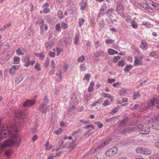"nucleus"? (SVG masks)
<instances>
[{
	"mask_svg": "<svg viewBox=\"0 0 159 159\" xmlns=\"http://www.w3.org/2000/svg\"><path fill=\"white\" fill-rule=\"evenodd\" d=\"M150 126L149 125H144L138 127V131L141 134H148L150 132Z\"/></svg>",
	"mask_w": 159,
	"mask_h": 159,
	"instance_id": "nucleus-1",
	"label": "nucleus"
},
{
	"mask_svg": "<svg viewBox=\"0 0 159 159\" xmlns=\"http://www.w3.org/2000/svg\"><path fill=\"white\" fill-rule=\"evenodd\" d=\"M153 107H155L159 109V100L157 98H152L148 103V109H151Z\"/></svg>",
	"mask_w": 159,
	"mask_h": 159,
	"instance_id": "nucleus-2",
	"label": "nucleus"
},
{
	"mask_svg": "<svg viewBox=\"0 0 159 159\" xmlns=\"http://www.w3.org/2000/svg\"><path fill=\"white\" fill-rule=\"evenodd\" d=\"M118 149L117 147H115L107 151L106 154L107 156L111 157L113 156L118 151Z\"/></svg>",
	"mask_w": 159,
	"mask_h": 159,
	"instance_id": "nucleus-3",
	"label": "nucleus"
},
{
	"mask_svg": "<svg viewBox=\"0 0 159 159\" xmlns=\"http://www.w3.org/2000/svg\"><path fill=\"white\" fill-rule=\"evenodd\" d=\"M136 151L137 152H140L145 155H149L151 154V151L148 149L141 147L138 148L136 149Z\"/></svg>",
	"mask_w": 159,
	"mask_h": 159,
	"instance_id": "nucleus-4",
	"label": "nucleus"
},
{
	"mask_svg": "<svg viewBox=\"0 0 159 159\" xmlns=\"http://www.w3.org/2000/svg\"><path fill=\"white\" fill-rule=\"evenodd\" d=\"M36 102L35 99L27 100L25 101L23 104V106L25 107H30L34 105Z\"/></svg>",
	"mask_w": 159,
	"mask_h": 159,
	"instance_id": "nucleus-5",
	"label": "nucleus"
},
{
	"mask_svg": "<svg viewBox=\"0 0 159 159\" xmlns=\"http://www.w3.org/2000/svg\"><path fill=\"white\" fill-rule=\"evenodd\" d=\"M153 128L156 129H159V117L155 118L152 123Z\"/></svg>",
	"mask_w": 159,
	"mask_h": 159,
	"instance_id": "nucleus-6",
	"label": "nucleus"
},
{
	"mask_svg": "<svg viewBox=\"0 0 159 159\" xmlns=\"http://www.w3.org/2000/svg\"><path fill=\"white\" fill-rule=\"evenodd\" d=\"M111 140L110 139H106L102 142H100L98 144V147H97V149L102 148L105 146L109 143Z\"/></svg>",
	"mask_w": 159,
	"mask_h": 159,
	"instance_id": "nucleus-7",
	"label": "nucleus"
},
{
	"mask_svg": "<svg viewBox=\"0 0 159 159\" xmlns=\"http://www.w3.org/2000/svg\"><path fill=\"white\" fill-rule=\"evenodd\" d=\"M54 45V42L52 41L47 42L45 43V46L47 51L49 50Z\"/></svg>",
	"mask_w": 159,
	"mask_h": 159,
	"instance_id": "nucleus-8",
	"label": "nucleus"
},
{
	"mask_svg": "<svg viewBox=\"0 0 159 159\" xmlns=\"http://www.w3.org/2000/svg\"><path fill=\"white\" fill-rule=\"evenodd\" d=\"M19 69V67L18 66L14 65L9 69V72L11 74H14L15 73L16 70Z\"/></svg>",
	"mask_w": 159,
	"mask_h": 159,
	"instance_id": "nucleus-9",
	"label": "nucleus"
},
{
	"mask_svg": "<svg viewBox=\"0 0 159 159\" xmlns=\"http://www.w3.org/2000/svg\"><path fill=\"white\" fill-rule=\"evenodd\" d=\"M13 152L12 149H7L5 152V155L9 157L11 156L13 153Z\"/></svg>",
	"mask_w": 159,
	"mask_h": 159,
	"instance_id": "nucleus-10",
	"label": "nucleus"
},
{
	"mask_svg": "<svg viewBox=\"0 0 159 159\" xmlns=\"http://www.w3.org/2000/svg\"><path fill=\"white\" fill-rule=\"evenodd\" d=\"M124 10V9L122 6L118 5L116 7V10L119 13L123 12Z\"/></svg>",
	"mask_w": 159,
	"mask_h": 159,
	"instance_id": "nucleus-11",
	"label": "nucleus"
},
{
	"mask_svg": "<svg viewBox=\"0 0 159 159\" xmlns=\"http://www.w3.org/2000/svg\"><path fill=\"white\" fill-rule=\"evenodd\" d=\"M24 114V113L23 111L22 110H20L18 112L16 113V116L18 118H21Z\"/></svg>",
	"mask_w": 159,
	"mask_h": 159,
	"instance_id": "nucleus-12",
	"label": "nucleus"
},
{
	"mask_svg": "<svg viewBox=\"0 0 159 159\" xmlns=\"http://www.w3.org/2000/svg\"><path fill=\"white\" fill-rule=\"evenodd\" d=\"M108 53L111 55L117 54L118 53V52L117 51L111 48L108 49Z\"/></svg>",
	"mask_w": 159,
	"mask_h": 159,
	"instance_id": "nucleus-13",
	"label": "nucleus"
},
{
	"mask_svg": "<svg viewBox=\"0 0 159 159\" xmlns=\"http://www.w3.org/2000/svg\"><path fill=\"white\" fill-rule=\"evenodd\" d=\"M142 61L141 60H138L136 58L134 62V65L135 66L142 65Z\"/></svg>",
	"mask_w": 159,
	"mask_h": 159,
	"instance_id": "nucleus-14",
	"label": "nucleus"
},
{
	"mask_svg": "<svg viewBox=\"0 0 159 159\" xmlns=\"http://www.w3.org/2000/svg\"><path fill=\"white\" fill-rule=\"evenodd\" d=\"M127 118H125L122 120L120 122V124L121 126H125L126 125V122L127 121Z\"/></svg>",
	"mask_w": 159,
	"mask_h": 159,
	"instance_id": "nucleus-15",
	"label": "nucleus"
},
{
	"mask_svg": "<svg viewBox=\"0 0 159 159\" xmlns=\"http://www.w3.org/2000/svg\"><path fill=\"white\" fill-rule=\"evenodd\" d=\"M94 85V83L93 82H91L88 89V91L92 92L93 90V87Z\"/></svg>",
	"mask_w": 159,
	"mask_h": 159,
	"instance_id": "nucleus-16",
	"label": "nucleus"
},
{
	"mask_svg": "<svg viewBox=\"0 0 159 159\" xmlns=\"http://www.w3.org/2000/svg\"><path fill=\"white\" fill-rule=\"evenodd\" d=\"M114 10L112 9H110L107 10L106 13V14L108 16H110L112 15V13L113 12Z\"/></svg>",
	"mask_w": 159,
	"mask_h": 159,
	"instance_id": "nucleus-17",
	"label": "nucleus"
},
{
	"mask_svg": "<svg viewBox=\"0 0 159 159\" xmlns=\"http://www.w3.org/2000/svg\"><path fill=\"white\" fill-rule=\"evenodd\" d=\"M43 106V105H41L40 106L39 108V111H41L42 112H46V109L45 108V106Z\"/></svg>",
	"mask_w": 159,
	"mask_h": 159,
	"instance_id": "nucleus-18",
	"label": "nucleus"
},
{
	"mask_svg": "<svg viewBox=\"0 0 159 159\" xmlns=\"http://www.w3.org/2000/svg\"><path fill=\"white\" fill-rule=\"evenodd\" d=\"M87 5V3L85 2H82L81 4L80 9L82 10H84L85 8Z\"/></svg>",
	"mask_w": 159,
	"mask_h": 159,
	"instance_id": "nucleus-19",
	"label": "nucleus"
},
{
	"mask_svg": "<svg viewBox=\"0 0 159 159\" xmlns=\"http://www.w3.org/2000/svg\"><path fill=\"white\" fill-rule=\"evenodd\" d=\"M131 24L132 27L134 29H137L138 27V24L135 21H132Z\"/></svg>",
	"mask_w": 159,
	"mask_h": 159,
	"instance_id": "nucleus-20",
	"label": "nucleus"
},
{
	"mask_svg": "<svg viewBox=\"0 0 159 159\" xmlns=\"http://www.w3.org/2000/svg\"><path fill=\"white\" fill-rule=\"evenodd\" d=\"M48 98L47 97V96H45L42 105H43V106H46L48 103Z\"/></svg>",
	"mask_w": 159,
	"mask_h": 159,
	"instance_id": "nucleus-21",
	"label": "nucleus"
},
{
	"mask_svg": "<svg viewBox=\"0 0 159 159\" xmlns=\"http://www.w3.org/2000/svg\"><path fill=\"white\" fill-rule=\"evenodd\" d=\"M20 58L18 57H15L14 58V64H18L20 61Z\"/></svg>",
	"mask_w": 159,
	"mask_h": 159,
	"instance_id": "nucleus-22",
	"label": "nucleus"
},
{
	"mask_svg": "<svg viewBox=\"0 0 159 159\" xmlns=\"http://www.w3.org/2000/svg\"><path fill=\"white\" fill-rule=\"evenodd\" d=\"M126 93V90L125 89L122 88L120 90L119 93L120 95L124 96Z\"/></svg>",
	"mask_w": 159,
	"mask_h": 159,
	"instance_id": "nucleus-23",
	"label": "nucleus"
},
{
	"mask_svg": "<svg viewBox=\"0 0 159 159\" xmlns=\"http://www.w3.org/2000/svg\"><path fill=\"white\" fill-rule=\"evenodd\" d=\"M85 59L84 57L82 55L80 57H79L77 59V61L79 62H83Z\"/></svg>",
	"mask_w": 159,
	"mask_h": 159,
	"instance_id": "nucleus-24",
	"label": "nucleus"
},
{
	"mask_svg": "<svg viewBox=\"0 0 159 159\" xmlns=\"http://www.w3.org/2000/svg\"><path fill=\"white\" fill-rule=\"evenodd\" d=\"M132 65H127L126 66L124 70L125 71H129L132 68Z\"/></svg>",
	"mask_w": 159,
	"mask_h": 159,
	"instance_id": "nucleus-25",
	"label": "nucleus"
},
{
	"mask_svg": "<svg viewBox=\"0 0 159 159\" xmlns=\"http://www.w3.org/2000/svg\"><path fill=\"white\" fill-rule=\"evenodd\" d=\"M121 57L120 56H115L113 58V61L114 63H116L120 59Z\"/></svg>",
	"mask_w": 159,
	"mask_h": 159,
	"instance_id": "nucleus-26",
	"label": "nucleus"
},
{
	"mask_svg": "<svg viewBox=\"0 0 159 159\" xmlns=\"http://www.w3.org/2000/svg\"><path fill=\"white\" fill-rule=\"evenodd\" d=\"M41 22L39 23V25L41 29L43 30V26L44 25V21L43 19H41L40 20Z\"/></svg>",
	"mask_w": 159,
	"mask_h": 159,
	"instance_id": "nucleus-27",
	"label": "nucleus"
},
{
	"mask_svg": "<svg viewBox=\"0 0 159 159\" xmlns=\"http://www.w3.org/2000/svg\"><path fill=\"white\" fill-rule=\"evenodd\" d=\"M57 15L59 18H63V12L61 10H59L57 13Z\"/></svg>",
	"mask_w": 159,
	"mask_h": 159,
	"instance_id": "nucleus-28",
	"label": "nucleus"
},
{
	"mask_svg": "<svg viewBox=\"0 0 159 159\" xmlns=\"http://www.w3.org/2000/svg\"><path fill=\"white\" fill-rule=\"evenodd\" d=\"M11 25V23H9L7 24H6V25H4L3 28H1L0 29V30H5L8 27H10Z\"/></svg>",
	"mask_w": 159,
	"mask_h": 159,
	"instance_id": "nucleus-29",
	"label": "nucleus"
},
{
	"mask_svg": "<svg viewBox=\"0 0 159 159\" xmlns=\"http://www.w3.org/2000/svg\"><path fill=\"white\" fill-rule=\"evenodd\" d=\"M143 48L146 49L147 48V43L145 42H142V45L140 46Z\"/></svg>",
	"mask_w": 159,
	"mask_h": 159,
	"instance_id": "nucleus-30",
	"label": "nucleus"
},
{
	"mask_svg": "<svg viewBox=\"0 0 159 159\" xmlns=\"http://www.w3.org/2000/svg\"><path fill=\"white\" fill-rule=\"evenodd\" d=\"M84 128L86 129H93L94 128V126L93 125H88L86 126H85L84 127Z\"/></svg>",
	"mask_w": 159,
	"mask_h": 159,
	"instance_id": "nucleus-31",
	"label": "nucleus"
},
{
	"mask_svg": "<svg viewBox=\"0 0 159 159\" xmlns=\"http://www.w3.org/2000/svg\"><path fill=\"white\" fill-rule=\"evenodd\" d=\"M49 60L48 58H47L45 60V63L44 65L46 67H47L49 66Z\"/></svg>",
	"mask_w": 159,
	"mask_h": 159,
	"instance_id": "nucleus-32",
	"label": "nucleus"
},
{
	"mask_svg": "<svg viewBox=\"0 0 159 159\" xmlns=\"http://www.w3.org/2000/svg\"><path fill=\"white\" fill-rule=\"evenodd\" d=\"M75 44H79L78 42L79 41V35L78 34L76 35L75 36Z\"/></svg>",
	"mask_w": 159,
	"mask_h": 159,
	"instance_id": "nucleus-33",
	"label": "nucleus"
},
{
	"mask_svg": "<svg viewBox=\"0 0 159 159\" xmlns=\"http://www.w3.org/2000/svg\"><path fill=\"white\" fill-rule=\"evenodd\" d=\"M34 68L37 70L38 71H39L41 70V68H40V65L38 63H37L36 65L34 66Z\"/></svg>",
	"mask_w": 159,
	"mask_h": 159,
	"instance_id": "nucleus-34",
	"label": "nucleus"
},
{
	"mask_svg": "<svg viewBox=\"0 0 159 159\" xmlns=\"http://www.w3.org/2000/svg\"><path fill=\"white\" fill-rule=\"evenodd\" d=\"M84 64H83L80 65V69L81 71H84L86 70V67L84 66Z\"/></svg>",
	"mask_w": 159,
	"mask_h": 159,
	"instance_id": "nucleus-35",
	"label": "nucleus"
},
{
	"mask_svg": "<svg viewBox=\"0 0 159 159\" xmlns=\"http://www.w3.org/2000/svg\"><path fill=\"white\" fill-rule=\"evenodd\" d=\"M16 53L19 55H22L23 54V52L21 51L20 48H19L16 50Z\"/></svg>",
	"mask_w": 159,
	"mask_h": 159,
	"instance_id": "nucleus-36",
	"label": "nucleus"
},
{
	"mask_svg": "<svg viewBox=\"0 0 159 159\" xmlns=\"http://www.w3.org/2000/svg\"><path fill=\"white\" fill-rule=\"evenodd\" d=\"M91 75L89 74H87L85 75V77L83 78V79H85L87 81H88L90 79Z\"/></svg>",
	"mask_w": 159,
	"mask_h": 159,
	"instance_id": "nucleus-37",
	"label": "nucleus"
},
{
	"mask_svg": "<svg viewBox=\"0 0 159 159\" xmlns=\"http://www.w3.org/2000/svg\"><path fill=\"white\" fill-rule=\"evenodd\" d=\"M125 65V63L123 60H122L119 61L118 63V65L119 66H122Z\"/></svg>",
	"mask_w": 159,
	"mask_h": 159,
	"instance_id": "nucleus-38",
	"label": "nucleus"
},
{
	"mask_svg": "<svg viewBox=\"0 0 159 159\" xmlns=\"http://www.w3.org/2000/svg\"><path fill=\"white\" fill-rule=\"evenodd\" d=\"M55 29L58 31H60L61 30L60 27V25L59 24H57L56 26Z\"/></svg>",
	"mask_w": 159,
	"mask_h": 159,
	"instance_id": "nucleus-39",
	"label": "nucleus"
},
{
	"mask_svg": "<svg viewBox=\"0 0 159 159\" xmlns=\"http://www.w3.org/2000/svg\"><path fill=\"white\" fill-rule=\"evenodd\" d=\"M116 117H112L110 118L105 119V120L107 122H109L110 121L111 122L112 120H115V119H116Z\"/></svg>",
	"mask_w": 159,
	"mask_h": 159,
	"instance_id": "nucleus-40",
	"label": "nucleus"
},
{
	"mask_svg": "<svg viewBox=\"0 0 159 159\" xmlns=\"http://www.w3.org/2000/svg\"><path fill=\"white\" fill-rule=\"evenodd\" d=\"M84 20V19H80L79 21V26L81 27V25L83 24Z\"/></svg>",
	"mask_w": 159,
	"mask_h": 159,
	"instance_id": "nucleus-41",
	"label": "nucleus"
},
{
	"mask_svg": "<svg viewBox=\"0 0 159 159\" xmlns=\"http://www.w3.org/2000/svg\"><path fill=\"white\" fill-rule=\"evenodd\" d=\"M95 124L97 125L100 128L102 127L103 126V124L100 122H95Z\"/></svg>",
	"mask_w": 159,
	"mask_h": 159,
	"instance_id": "nucleus-42",
	"label": "nucleus"
},
{
	"mask_svg": "<svg viewBox=\"0 0 159 159\" xmlns=\"http://www.w3.org/2000/svg\"><path fill=\"white\" fill-rule=\"evenodd\" d=\"M62 132V130L61 128L59 129H58L54 131V133L57 134H60Z\"/></svg>",
	"mask_w": 159,
	"mask_h": 159,
	"instance_id": "nucleus-43",
	"label": "nucleus"
},
{
	"mask_svg": "<svg viewBox=\"0 0 159 159\" xmlns=\"http://www.w3.org/2000/svg\"><path fill=\"white\" fill-rule=\"evenodd\" d=\"M118 111V109L117 107H115L113 109L112 111L110 112V114L111 115L114 114V113Z\"/></svg>",
	"mask_w": 159,
	"mask_h": 159,
	"instance_id": "nucleus-44",
	"label": "nucleus"
},
{
	"mask_svg": "<svg viewBox=\"0 0 159 159\" xmlns=\"http://www.w3.org/2000/svg\"><path fill=\"white\" fill-rule=\"evenodd\" d=\"M139 104H135L134 107H131L130 108V109L132 110H136L137 108L139 107Z\"/></svg>",
	"mask_w": 159,
	"mask_h": 159,
	"instance_id": "nucleus-45",
	"label": "nucleus"
},
{
	"mask_svg": "<svg viewBox=\"0 0 159 159\" xmlns=\"http://www.w3.org/2000/svg\"><path fill=\"white\" fill-rule=\"evenodd\" d=\"M63 142H64L63 141H61L60 144H59V147L60 148V149H63L65 148H67V147H66L65 146H64L63 145Z\"/></svg>",
	"mask_w": 159,
	"mask_h": 159,
	"instance_id": "nucleus-46",
	"label": "nucleus"
},
{
	"mask_svg": "<svg viewBox=\"0 0 159 159\" xmlns=\"http://www.w3.org/2000/svg\"><path fill=\"white\" fill-rule=\"evenodd\" d=\"M114 41L111 39H107L106 41V43L107 44H112L114 42Z\"/></svg>",
	"mask_w": 159,
	"mask_h": 159,
	"instance_id": "nucleus-47",
	"label": "nucleus"
},
{
	"mask_svg": "<svg viewBox=\"0 0 159 159\" xmlns=\"http://www.w3.org/2000/svg\"><path fill=\"white\" fill-rule=\"evenodd\" d=\"M110 102L107 99L105 100L104 102L103 105L104 106H106L107 105H109Z\"/></svg>",
	"mask_w": 159,
	"mask_h": 159,
	"instance_id": "nucleus-48",
	"label": "nucleus"
},
{
	"mask_svg": "<svg viewBox=\"0 0 159 159\" xmlns=\"http://www.w3.org/2000/svg\"><path fill=\"white\" fill-rule=\"evenodd\" d=\"M149 157L151 159H159V157L156 155H153L150 156Z\"/></svg>",
	"mask_w": 159,
	"mask_h": 159,
	"instance_id": "nucleus-49",
	"label": "nucleus"
},
{
	"mask_svg": "<svg viewBox=\"0 0 159 159\" xmlns=\"http://www.w3.org/2000/svg\"><path fill=\"white\" fill-rule=\"evenodd\" d=\"M48 54L50 57H55L56 53L55 52H52L51 51H50L48 52Z\"/></svg>",
	"mask_w": 159,
	"mask_h": 159,
	"instance_id": "nucleus-50",
	"label": "nucleus"
},
{
	"mask_svg": "<svg viewBox=\"0 0 159 159\" xmlns=\"http://www.w3.org/2000/svg\"><path fill=\"white\" fill-rule=\"evenodd\" d=\"M140 94L139 93H134L133 96V99H135L137 98H138L140 96Z\"/></svg>",
	"mask_w": 159,
	"mask_h": 159,
	"instance_id": "nucleus-51",
	"label": "nucleus"
},
{
	"mask_svg": "<svg viewBox=\"0 0 159 159\" xmlns=\"http://www.w3.org/2000/svg\"><path fill=\"white\" fill-rule=\"evenodd\" d=\"M116 81V79H107V81L109 83H111Z\"/></svg>",
	"mask_w": 159,
	"mask_h": 159,
	"instance_id": "nucleus-52",
	"label": "nucleus"
},
{
	"mask_svg": "<svg viewBox=\"0 0 159 159\" xmlns=\"http://www.w3.org/2000/svg\"><path fill=\"white\" fill-rule=\"evenodd\" d=\"M61 25L62 27H63V28L65 29H66L68 27L67 24L65 23H62L61 24Z\"/></svg>",
	"mask_w": 159,
	"mask_h": 159,
	"instance_id": "nucleus-53",
	"label": "nucleus"
},
{
	"mask_svg": "<svg viewBox=\"0 0 159 159\" xmlns=\"http://www.w3.org/2000/svg\"><path fill=\"white\" fill-rule=\"evenodd\" d=\"M102 95L105 97L109 98L111 97V95L109 94L102 93Z\"/></svg>",
	"mask_w": 159,
	"mask_h": 159,
	"instance_id": "nucleus-54",
	"label": "nucleus"
},
{
	"mask_svg": "<svg viewBox=\"0 0 159 159\" xmlns=\"http://www.w3.org/2000/svg\"><path fill=\"white\" fill-rule=\"evenodd\" d=\"M74 143L75 142H73L71 144L69 145L68 148H72L73 149L74 148L75 146V144Z\"/></svg>",
	"mask_w": 159,
	"mask_h": 159,
	"instance_id": "nucleus-55",
	"label": "nucleus"
},
{
	"mask_svg": "<svg viewBox=\"0 0 159 159\" xmlns=\"http://www.w3.org/2000/svg\"><path fill=\"white\" fill-rule=\"evenodd\" d=\"M150 25V23H148L146 22H143L142 25H143L146 26V27H149V25Z\"/></svg>",
	"mask_w": 159,
	"mask_h": 159,
	"instance_id": "nucleus-56",
	"label": "nucleus"
},
{
	"mask_svg": "<svg viewBox=\"0 0 159 159\" xmlns=\"http://www.w3.org/2000/svg\"><path fill=\"white\" fill-rule=\"evenodd\" d=\"M94 46L96 49H97L99 46V42L98 41L94 43Z\"/></svg>",
	"mask_w": 159,
	"mask_h": 159,
	"instance_id": "nucleus-57",
	"label": "nucleus"
},
{
	"mask_svg": "<svg viewBox=\"0 0 159 159\" xmlns=\"http://www.w3.org/2000/svg\"><path fill=\"white\" fill-rule=\"evenodd\" d=\"M39 57L40 59L42 60L44 59L45 56L43 54L41 53L40 55H39Z\"/></svg>",
	"mask_w": 159,
	"mask_h": 159,
	"instance_id": "nucleus-58",
	"label": "nucleus"
},
{
	"mask_svg": "<svg viewBox=\"0 0 159 159\" xmlns=\"http://www.w3.org/2000/svg\"><path fill=\"white\" fill-rule=\"evenodd\" d=\"M51 67L53 68L54 69L55 68L54 62L53 61H52L51 63Z\"/></svg>",
	"mask_w": 159,
	"mask_h": 159,
	"instance_id": "nucleus-59",
	"label": "nucleus"
},
{
	"mask_svg": "<svg viewBox=\"0 0 159 159\" xmlns=\"http://www.w3.org/2000/svg\"><path fill=\"white\" fill-rule=\"evenodd\" d=\"M48 145H49V142H46L45 144V146L46 147V149H47V150H48V149L51 148V147H48Z\"/></svg>",
	"mask_w": 159,
	"mask_h": 159,
	"instance_id": "nucleus-60",
	"label": "nucleus"
},
{
	"mask_svg": "<svg viewBox=\"0 0 159 159\" xmlns=\"http://www.w3.org/2000/svg\"><path fill=\"white\" fill-rule=\"evenodd\" d=\"M49 11V8H44V10H43V12L45 13H48Z\"/></svg>",
	"mask_w": 159,
	"mask_h": 159,
	"instance_id": "nucleus-61",
	"label": "nucleus"
},
{
	"mask_svg": "<svg viewBox=\"0 0 159 159\" xmlns=\"http://www.w3.org/2000/svg\"><path fill=\"white\" fill-rule=\"evenodd\" d=\"M30 60V57L28 55H26L25 57L24 61H27Z\"/></svg>",
	"mask_w": 159,
	"mask_h": 159,
	"instance_id": "nucleus-62",
	"label": "nucleus"
},
{
	"mask_svg": "<svg viewBox=\"0 0 159 159\" xmlns=\"http://www.w3.org/2000/svg\"><path fill=\"white\" fill-rule=\"evenodd\" d=\"M80 122H81L83 123L84 124H87L88 123H89V121H85V120H80Z\"/></svg>",
	"mask_w": 159,
	"mask_h": 159,
	"instance_id": "nucleus-63",
	"label": "nucleus"
},
{
	"mask_svg": "<svg viewBox=\"0 0 159 159\" xmlns=\"http://www.w3.org/2000/svg\"><path fill=\"white\" fill-rule=\"evenodd\" d=\"M37 136L36 135H34L33 137L32 140L34 142L35 141L37 138Z\"/></svg>",
	"mask_w": 159,
	"mask_h": 159,
	"instance_id": "nucleus-64",
	"label": "nucleus"
}]
</instances>
